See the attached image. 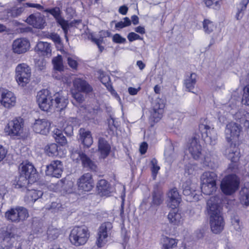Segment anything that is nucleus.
<instances>
[{
    "mask_svg": "<svg viewBox=\"0 0 249 249\" xmlns=\"http://www.w3.org/2000/svg\"><path fill=\"white\" fill-rule=\"evenodd\" d=\"M242 131L240 124L235 122H230L226 126L225 136L226 141L229 145L225 149V155L232 162L229 165V170L235 172L237 168L236 162L240 157V152L238 146L241 142L239 140V136Z\"/></svg>",
    "mask_w": 249,
    "mask_h": 249,
    "instance_id": "nucleus-1",
    "label": "nucleus"
},
{
    "mask_svg": "<svg viewBox=\"0 0 249 249\" xmlns=\"http://www.w3.org/2000/svg\"><path fill=\"white\" fill-rule=\"evenodd\" d=\"M221 197V195L212 196L207 203L211 229L215 234L220 233L225 226V221L220 206V204L222 202Z\"/></svg>",
    "mask_w": 249,
    "mask_h": 249,
    "instance_id": "nucleus-2",
    "label": "nucleus"
},
{
    "mask_svg": "<svg viewBox=\"0 0 249 249\" xmlns=\"http://www.w3.org/2000/svg\"><path fill=\"white\" fill-rule=\"evenodd\" d=\"M217 175L214 172H205L201 176V192L205 195H210L217 189L216 181Z\"/></svg>",
    "mask_w": 249,
    "mask_h": 249,
    "instance_id": "nucleus-3",
    "label": "nucleus"
},
{
    "mask_svg": "<svg viewBox=\"0 0 249 249\" xmlns=\"http://www.w3.org/2000/svg\"><path fill=\"white\" fill-rule=\"evenodd\" d=\"M89 235L90 232L86 226H75L71 230L69 238L72 244L78 247L85 245Z\"/></svg>",
    "mask_w": 249,
    "mask_h": 249,
    "instance_id": "nucleus-4",
    "label": "nucleus"
},
{
    "mask_svg": "<svg viewBox=\"0 0 249 249\" xmlns=\"http://www.w3.org/2000/svg\"><path fill=\"white\" fill-rule=\"evenodd\" d=\"M32 69L26 63L18 64L15 69V79L18 85L25 87L31 80Z\"/></svg>",
    "mask_w": 249,
    "mask_h": 249,
    "instance_id": "nucleus-5",
    "label": "nucleus"
},
{
    "mask_svg": "<svg viewBox=\"0 0 249 249\" xmlns=\"http://www.w3.org/2000/svg\"><path fill=\"white\" fill-rule=\"evenodd\" d=\"M29 216L27 209L21 206L11 208L5 213V217L8 221L17 223L24 221Z\"/></svg>",
    "mask_w": 249,
    "mask_h": 249,
    "instance_id": "nucleus-6",
    "label": "nucleus"
},
{
    "mask_svg": "<svg viewBox=\"0 0 249 249\" xmlns=\"http://www.w3.org/2000/svg\"><path fill=\"white\" fill-rule=\"evenodd\" d=\"M239 180L235 175H229L222 180L220 188L222 192L226 195H231L238 189Z\"/></svg>",
    "mask_w": 249,
    "mask_h": 249,
    "instance_id": "nucleus-7",
    "label": "nucleus"
},
{
    "mask_svg": "<svg viewBox=\"0 0 249 249\" xmlns=\"http://www.w3.org/2000/svg\"><path fill=\"white\" fill-rule=\"evenodd\" d=\"M24 120L20 117L10 121L4 128V132L11 137H19L23 132Z\"/></svg>",
    "mask_w": 249,
    "mask_h": 249,
    "instance_id": "nucleus-8",
    "label": "nucleus"
},
{
    "mask_svg": "<svg viewBox=\"0 0 249 249\" xmlns=\"http://www.w3.org/2000/svg\"><path fill=\"white\" fill-rule=\"evenodd\" d=\"M36 101L42 110L49 111L53 107V97L47 89H43L37 92Z\"/></svg>",
    "mask_w": 249,
    "mask_h": 249,
    "instance_id": "nucleus-9",
    "label": "nucleus"
},
{
    "mask_svg": "<svg viewBox=\"0 0 249 249\" xmlns=\"http://www.w3.org/2000/svg\"><path fill=\"white\" fill-rule=\"evenodd\" d=\"M199 130L201 134L202 138L206 144L214 145L216 144L217 137L216 130L213 127L200 124L199 125Z\"/></svg>",
    "mask_w": 249,
    "mask_h": 249,
    "instance_id": "nucleus-10",
    "label": "nucleus"
},
{
    "mask_svg": "<svg viewBox=\"0 0 249 249\" xmlns=\"http://www.w3.org/2000/svg\"><path fill=\"white\" fill-rule=\"evenodd\" d=\"M113 228L111 222H107L103 223L98 230V237L96 244L98 247H103L107 241L108 237L111 235Z\"/></svg>",
    "mask_w": 249,
    "mask_h": 249,
    "instance_id": "nucleus-11",
    "label": "nucleus"
},
{
    "mask_svg": "<svg viewBox=\"0 0 249 249\" xmlns=\"http://www.w3.org/2000/svg\"><path fill=\"white\" fill-rule=\"evenodd\" d=\"M16 235L11 230L2 229L0 231V246L2 249H9L13 246Z\"/></svg>",
    "mask_w": 249,
    "mask_h": 249,
    "instance_id": "nucleus-12",
    "label": "nucleus"
},
{
    "mask_svg": "<svg viewBox=\"0 0 249 249\" xmlns=\"http://www.w3.org/2000/svg\"><path fill=\"white\" fill-rule=\"evenodd\" d=\"M19 173L27 177L31 182L36 181L37 176L36 170L32 163L23 161L19 166Z\"/></svg>",
    "mask_w": 249,
    "mask_h": 249,
    "instance_id": "nucleus-13",
    "label": "nucleus"
},
{
    "mask_svg": "<svg viewBox=\"0 0 249 249\" xmlns=\"http://www.w3.org/2000/svg\"><path fill=\"white\" fill-rule=\"evenodd\" d=\"M0 103L5 108H10L16 104V97L11 91L0 89Z\"/></svg>",
    "mask_w": 249,
    "mask_h": 249,
    "instance_id": "nucleus-14",
    "label": "nucleus"
},
{
    "mask_svg": "<svg viewBox=\"0 0 249 249\" xmlns=\"http://www.w3.org/2000/svg\"><path fill=\"white\" fill-rule=\"evenodd\" d=\"M30 47V43L25 38H19L15 39L12 43V51L18 54L24 53L27 52Z\"/></svg>",
    "mask_w": 249,
    "mask_h": 249,
    "instance_id": "nucleus-15",
    "label": "nucleus"
},
{
    "mask_svg": "<svg viewBox=\"0 0 249 249\" xmlns=\"http://www.w3.org/2000/svg\"><path fill=\"white\" fill-rule=\"evenodd\" d=\"M71 159L76 162L81 161L84 167L93 169V163L89 157L85 154L81 152L78 150L73 149L71 151Z\"/></svg>",
    "mask_w": 249,
    "mask_h": 249,
    "instance_id": "nucleus-16",
    "label": "nucleus"
},
{
    "mask_svg": "<svg viewBox=\"0 0 249 249\" xmlns=\"http://www.w3.org/2000/svg\"><path fill=\"white\" fill-rule=\"evenodd\" d=\"M78 189L89 192L92 190L94 183L90 173H87L82 175L77 181Z\"/></svg>",
    "mask_w": 249,
    "mask_h": 249,
    "instance_id": "nucleus-17",
    "label": "nucleus"
},
{
    "mask_svg": "<svg viewBox=\"0 0 249 249\" xmlns=\"http://www.w3.org/2000/svg\"><path fill=\"white\" fill-rule=\"evenodd\" d=\"M50 126L51 123L47 119H38L35 121L32 128L36 133L46 135L49 132Z\"/></svg>",
    "mask_w": 249,
    "mask_h": 249,
    "instance_id": "nucleus-18",
    "label": "nucleus"
},
{
    "mask_svg": "<svg viewBox=\"0 0 249 249\" xmlns=\"http://www.w3.org/2000/svg\"><path fill=\"white\" fill-rule=\"evenodd\" d=\"M26 22L35 28L42 29L46 25L45 17L37 13L31 15L26 20Z\"/></svg>",
    "mask_w": 249,
    "mask_h": 249,
    "instance_id": "nucleus-19",
    "label": "nucleus"
},
{
    "mask_svg": "<svg viewBox=\"0 0 249 249\" xmlns=\"http://www.w3.org/2000/svg\"><path fill=\"white\" fill-rule=\"evenodd\" d=\"M47 11L52 15L55 18L57 22L61 26L65 34V38L68 40L67 34L69 28L68 22L60 16V10L59 8L55 7L52 9H48Z\"/></svg>",
    "mask_w": 249,
    "mask_h": 249,
    "instance_id": "nucleus-20",
    "label": "nucleus"
},
{
    "mask_svg": "<svg viewBox=\"0 0 249 249\" xmlns=\"http://www.w3.org/2000/svg\"><path fill=\"white\" fill-rule=\"evenodd\" d=\"M63 166L60 160H53L47 166L46 174L57 178L61 177L63 172Z\"/></svg>",
    "mask_w": 249,
    "mask_h": 249,
    "instance_id": "nucleus-21",
    "label": "nucleus"
},
{
    "mask_svg": "<svg viewBox=\"0 0 249 249\" xmlns=\"http://www.w3.org/2000/svg\"><path fill=\"white\" fill-rule=\"evenodd\" d=\"M73 88L72 90L86 93L91 92L93 90L89 84L85 80L81 78H75L73 80Z\"/></svg>",
    "mask_w": 249,
    "mask_h": 249,
    "instance_id": "nucleus-22",
    "label": "nucleus"
},
{
    "mask_svg": "<svg viewBox=\"0 0 249 249\" xmlns=\"http://www.w3.org/2000/svg\"><path fill=\"white\" fill-rule=\"evenodd\" d=\"M182 188L184 195L193 197L195 201L200 199L199 196L195 193V184L192 183L190 178L183 183Z\"/></svg>",
    "mask_w": 249,
    "mask_h": 249,
    "instance_id": "nucleus-23",
    "label": "nucleus"
},
{
    "mask_svg": "<svg viewBox=\"0 0 249 249\" xmlns=\"http://www.w3.org/2000/svg\"><path fill=\"white\" fill-rule=\"evenodd\" d=\"M188 151L195 160L200 159L202 156V146L196 138H193L188 146Z\"/></svg>",
    "mask_w": 249,
    "mask_h": 249,
    "instance_id": "nucleus-24",
    "label": "nucleus"
},
{
    "mask_svg": "<svg viewBox=\"0 0 249 249\" xmlns=\"http://www.w3.org/2000/svg\"><path fill=\"white\" fill-rule=\"evenodd\" d=\"M53 99V108H57L59 111H61L65 108L68 104L67 98L60 92H57L54 94Z\"/></svg>",
    "mask_w": 249,
    "mask_h": 249,
    "instance_id": "nucleus-25",
    "label": "nucleus"
},
{
    "mask_svg": "<svg viewBox=\"0 0 249 249\" xmlns=\"http://www.w3.org/2000/svg\"><path fill=\"white\" fill-rule=\"evenodd\" d=\"M110 150L111 146L107 141L104 138H100L98 142V151L100 157L106 158L109 155Z\"/></svg>",
    "mask_w": 249,
    "mask_h": 249,
    "instance_id": "nucleus-26",
    "label": "nucleus"
},
{
    "mask_svg": "<svg viewBox=\"0 0 249 249\" xmlns=\"http://www.w3.org/2000/svg\"><path fill=\"white\" fill-rule=\"evenodd\" d=\"M164 107V104L159 102L155 103L151 112V119L154 122H159L162 117Z\"/></svg>",
    "mask_w": 249,
    "mask_h": 249,
    "instance_id": "nucleus-27",
    "label": "nucleus"
},
{
    "mask_svg": "<svg viewBox=\"0 0 249 249\" xmlns=\"http://www.w3.org/2000/svg\"><path fill=\"white\" fill-rule=\"evenodd\" d=\"M79 140L86 147H89L93 143V139L91 132L85 128H81L79 130Z\"/></svg>",
    "mask_w": 249,
    "mask_h": 249,
    "instance_id": "nucleus-28",
    "label": "nucleus"
},
{
    "mask_svg": "<svg viewBox=\"0 0 249 249\" xmlns=\"http://www.w3.org/2000/svg\"><path fill=\"white\" fill-rule=\"evenodd\" d=\"M35 51L40 55L50 56L52 53L51 45L47 42L39 41L35 47Z\"/></svg>",
    "mask_w": 249,
    "mask_h": 249,
    "instance_id": "nucleus-29",
    "label": "nucleus"
},
{
    "mask_svg": "<svg viewBox=\"0 0 249 249\" xmlns=\"http://www.w3.org/2000/svg\"><path fill=\"white\" fill-rule=\"evenodd\" d=\"M234 119L246 128L249 127V113L245 110H239L234 115Z\"/></svg>",
    "mask_w": 249,
    "mask_h": 249,
    "instance_id": "nucleus-30",
    "label": "nucleus"
},
{
    "mask_svg": "<svg viewBox=\"0 0 249 249\" xmlns=\"http://www.w3.org/2000/svg\"><path fill=\"white\" fill-rule=\"evenodd\" d=\"M32 182L27 177L19 174V175L13 181L12 184L17 189H24L26 188L30 183Z\"/></svg>",
    "mask_w": 249,
    "mask_h": 249,
    "instance_id": "nucleus-31",
    "label": "nucleus"
},
{
    "mask_svg": "<svg viewBox=\"0 0 249 249\" xmlns=\"http://www.w3.org/2000/svg\"><path fill=\"white\" fill-rule=\"evenodd\" d=\"M172 210L168 214V219L171 224L175 225H179L182 224L183 218L180 213L172 207Z\"/></svg>",
    "mask_w": 249,
    "mask_h": 249,
    "instance_id": "nucleus-32",
    "label": "nucleus"
},
{
    "mask_svg": "<svg viewBox=\"0 0 249 249\" xmlns=\"http://www.w3.org/2000/svg\"><path fill=\"white\" fill-rule=\"evenodd\" d=\"M98 193L101 196H108L111 193V188L109 184L105 179H101L97 184Z\"/></svg>",
    "mask_w": 249,
    "mask_h": 249,
    "instance_id": "nucleus-33",
    "label": "nucleus"
},
{
    "mask_svg": "<svg viewBox=\"0 0 249 249\" xmlns=\"http://www.w3.org/2000/svg\"><path fill=\"white\" fill-rule=\"evenodd\" d=\"M168 196L173 207L176 208L178 206L181 198L177 188H174L171 189L168 193Z\"/></svg>",
    "mask_w": 249,
    "mask_h": 249,
    "instance_id": "nucleus-34",
    "label": "nucleus"
},
{
    "mask_svg": "<svg viewBox=\"0 0 249 249\" xmlns=\"http://www.w3.org/2000/svg\"><path fill=\"white\" fill-rule=\"evenodd\" d=\"M239 199L243 205H249V183H246L240 190Z\"/></svg>",
    "mask_w": 249,
    "mask_h": 249,
    "instance_id": "nucleus-35",
    "label": "nucleus"
},
{
    "mask_svg": "<svg viewBox=\"0 0 249 249\" xmlns=\"http://www.w3.org/2000/svg\"><path fill=\"white\" fill-rule=\"evenodd\" d=\"M196 78L197 75L195 73H192L186 77L184 85L188 91L193 92L192 89H194L196 83Z\"/></svg>",
    "mask_w": 249,
    "mask_h": 249,
    "instance_id": "nucleus-36",
    "label": "nucleus"
},
{
    "mask_svg": "<svg viewBox=\"0 0 249 249\" xmlns=\"http://www.w3.org/2000/svg\"><path fill=\"white\" fill-rule=\"evenodd\" d=\"M163 201V193L157 187H154L152 193V206H159L160 205Z\"/></svg>",
    "mask_w": 249,
    "mask_h": 249,
    "instance_id": "nucleus-37",
    "label": "nucleus"
},
{
    "mask_svg": "<svg viewBox=\"0 0 249 249\" xmlns=\"http://www.w3.org/2000/svg\"><path fill=\"white\" fill-rule=\"evenodd\" d=\"M43 195L41 191L36 190H28L26 193L25 199L29 202H35Z\"/></svg>",
    "mask_w": 249,
    "mask_h": 249,
    "instance_id": "nucleus-38",
    "label": "nucleus"
},
{
    "mask_svg": "<svg viewBox=\"0 0 249 249\" xmlns=\"http://www.w3.org/2000/svg\"><path fill=\"white\" fill-rule=\"evenodd\" d=\"M178 240L169 238L164 237L162 241V249H173L177 246Z\"/></svg>",
    "mask_w": 249,
    "mask_h": 249,
    "instance_id": "nucleus-39",
    "label": "nucleus"
},
{
    "mask_svg": "<svg viewBox=\"0 0 249 249\" xmlns=\"http://www.w3.org/2000/svg\"><path fill=\"white\" fill-rule=\"evenodd\" d=\"M77 124V119L70 118L66 125H64V131L68 136H71L73 134V126Z\"/></svg>",
    "mask_w": 249,
    "mask_h": 249,
    "instance_id": "nucleus-40",
    "label": "nucleus"
},
{
    "mask_svg": "<svg viewBox=\"0 0 249 249\" xmlns=\"http://www.w3.org/2000/svg\"><path fill=\"white\" fill-rule=\"evenodd\" d=\"M53 137L57 142L60 143L61 145L67 143V139L63 135L61 130L55 128L53 130Z\"/></svg>",
    "mask_w": 249,
    "mask_h": 249,
    "instance_id": "nucleus-41",
    "label": "nucleus"
},
{
    "mask_svg": "<svg viewBox=\"0 0 249 249\" xmlns=\"http://www.w3.org/2000/svg\"><path fill=\"white\" fill-rule=\"evenodd\" d=\"M164 155L166 161L168 162H172L175 159L176 156L172 144H169L166 147Z\"/></svg>",
    "mask_w": 249,
    "mask_h": 249,
    "instance_id": "nucleus-42",
    "label": "nucleus"
},
{
    "mask_svg": "<svg viewBox=\"0 0 249 249\" xmlns=\"http://www.w3.org/2000/svg\"><path fill=\"white\" fill-rule=\"evenodd\" d=\"M231 224L233 229L237 232H241L242 229V224L237 215H234L231 218Z\"/></svg>",
    "mask_w": 249,
    "mask_h": 249,
    "instance_id": "nucleus-43",
    "label": "nucleus"
},
{
    "mask_svg": "<svg viewBox=\"0 0 249 249\" xmlns=\"http://www.w3.org/2000/svg\"><path fill=\"white\" fill-rule=\"evenodd\" d=\"M44 150L47 155L52 157L57 155L58 146L56 144L52 143L46 145Z\"/></svg>",
    "mask_w": 249,
    "mask_h": 249,
    "instance_id": "nucleus-44",
    "label": "nucleus"
},
{
    "mask_svg": "<svg viewBox=\"0 0 249 249\" xmlns=\"http://www.w3.org/2000/svg\"><path fill=\"white\" fill-rule=\"evenodd\" d=\"M54 69L58 71H61L63 70L62 56L60 55L54 57L52 60Z\"/></svg>",
    "mask_w": 249,
    "mask_h": 249,
    "instance_id": "nucleus-45",
    "label": "nucleus"
},
{
    "mask_svg": "<svg viewBox=\"0 0 249 249\" xmlns=\"http://www.w3.org/2000/svg\"><path fill=\"white\" fill-rule=\"evenodd\" d=\"M203 27L206 33L210 34L213 32L215 26L211 21L209 19H205L203 22Z\"/></svg>",
    "mask_w": 249,
    "mask_h": 249,
    "instance_id": "nucleus-46",
    "label": "nucleus"
},
{
    "mask_svg": "<svg viewBox=\"0 0 249 249\" xmlns=\"http://www.w3.org/2000/svg\"><path fill=\"white\" fill-rule=\"evenodd\" d=\"M47 234L49 239L54 240L58 237L59 234V230L57 229L50 227L48 229Z\"/></svg>",
    "mask_w": 249,
    "mask_h": 249,
    "instance_id": "nucleus-47",
    "label": "nucleus"
},
{
    "mask_svg": "<svg viewBox=\"0 0 249 249\" xmlns=\"http://www.w3.org/2000/svg\"><path fill=\"white\" fill-rule=\"evenodd\" d=\"M242 103L246 106H249V85L245 86L243 89Z\"/></svg>",
    "mask_w": 249,
    "mask_h": 249,
    "instance_id": "nucleus-48",
    "label": "nucleus"
},
{
    "mask_svg": "<svg viewBox=\"0 0 249 249\" xmlns=\"http://www.w3.org/2000/svg\"><path fill=\"white\" fill-rule=\"evenodd\" d=\"M151 172L154 179L157 177V175L160 169V167L158 165V161L156 159H153L151 161Z\"/></svg>",
    "mask_w": 249,
    "mask_h": 249,
    "instance_id": "nucleus-49",
    "label": "nucleus"
},
{
    "mask_svg": "<svg viewBox=\"0 0 249 249\" xmlns=\"http://www.w3.org/2000/svg\"><path fill=\"white\" fill-rule=\"evenodd\" d=\"M22 12V8L19 9H13L10 10V11H7V16L4 17L0 18V19H7L9 17H16L20 15Z\"/></svg>",
    "mask_w": 249,
    "mask_h": 249,
    "instance_id": "nucleus-50",
    "label": "nucleus"
},
{
    "mask_svg": "<svg viewBox=\"0 0 249 249\" xmlns=\"http://www.w3.org/2000/svg\"><path fill=\"white\" fill-rule=\"evenodd\" d=\"M131 21L130 19L127 17H125L124 18V21H121L117 22L115 24V28L117 30H120L124 27L129 26L131 25Z\"/></svg>",
    "mask_w": 249,
    "mask_h": 249,
    "instance_id": "nucleus-51",
    "label": "nucleus"
},
{
    "mask_svg": "<svg viewBox=\"0 0 249 249\" xmlns=\"http://www.w3.org/2000/svg\"><path fill=\"white\" fill-rule=\"evenodd\" d=\"M221 0H204L207 7H212L214 9H218L220 7Z\"/></svg>",
    "mask_w": 249,
    "mask_h": 249,
    "instance_id": "nucleus-52",
    "label": "nucleus"
},
{
    "mask_svg": "<svg viewBox=\"0 0 249 249\" xmlns=\"http://www.w3.org/2000/svg\"><path fill=\"white\" fill-rule=\"evenodd\" d=\"M45 36L47 38L52 39L55 43L60 42V38L59 36L55 33H47L45 35Z\"/></svg>",
    "mask_w": 249,
    "mask_h": 249,
    "instance_id": "nucleus-53",
    "label": "nucleus"
},
{
    "mask_svg": "<svg viewBox=\"0 0 249 249\" xmlns=\"http://www.w3.org/2000/svg\"><path fill=\"white\" fill-rule=\"evenodd\" d=\"M81 92H82L71 90L72 97L79 103H82L84 100V97Z\"/></svg>",
    "mask_w": 249,
    "mask_h": 249,
    "instance_id": "nucleus-54",
    "label": "nucleus"
},
{
    "mask_svg": "<svg viewBox=\"0 0 249 249\" xmlns=\"http://www.w3.org/2000/svg\"><path fill=\"white\" fill-rule=\"evenodd\" d=\"M112 40L114 42L118 44H124L126 40L125 38L122 37L120 34H116L112 37Z\"/></svg>",
    "mask_w": 249,
    "mask_h": 249,
    "instance_id": "nucleus-55",
    "label": "nucleus"
},
{
    "mask_svg": "<svg viewBox=\"0 0 249 249\" xmlns=\"http://www.w3.org/2000/svg\"><path fill=\"white\" fill-rule=\"evenodd\" d=\"M127 38L130 42H132L136 40H141L142 39L139 35L134 32L129 33L127 35Z\"/></svg>",
    "mask_w": 249,
    "mask_h": 249,
    "instance_id": "nucleus-56",
    "label": "nucleus"
},
{
    "mask_svg": "<svg viewBox=\"0 0 249 249\" xmlns=\"http://www.w3.org/2000/svg\"><path fill=\"white\" fill-rule=\"evenodd\" d=\"M249 2V0H242L240 4L237 6V10L239 11H241V12H243L245 11L246 9L247 5Z\"/></svg>",
    "mask_w": 249,
    "mask_h": 249,
    "instance_id": "nucleus-57",
    "label": "nucleus"
},
{
    "mask_svg": "<svg viewBox=\"0 0 249 249\" xmlns=\"http://www.w3.org/2000/svg\"><path fill=\"white\" fill-rule=\"evenodd\" d=\"M69 65L72 69H76L77 66V62L75 59L71 57H68L67 59Z\"/></svg>",
    "mask_w": 249,
    "mask_h": 249,
    "instance_id": "nucleus-58",
    "label": "nucleus"
},
{
    "mask_svg": "<svg viewBox=\"0 0 249 249\" xmlns=\"http://www.w3.org/2000/svg\"><path fill=\"white\" fill-rule=\"evenodd\" d=\"M7 152L6 149L0 144V162L5 158Z\"/></svg>",
    "mask_w": 249,
    "mask_h": 249,
    "instance_id": "nucleus-59",
    "label": "nucleus"
},
{
    "mask_svg": "<svg viewBox=\"0 0 249 249\" xmlns=\"http://www.w3.org/2000/svg\"><path fill=\"white\" fill-rule=\"evenodd\" d=\"M106 86L112 95H113L116 98L120 99L118 94L116 92V91L113 89L111 85H110L109 83H107V86L106 85Z\"/></svg>",
    "mask_w": 249,
    "mask_h": 249,
    "instance_id": "nucleus-60",
    "label": "nucleus"
},
{
    "mask_svg": "<svg viewBox=\"0 0 249 249\" xmlns=\"http://www.w3.org/2000/svg\"><path fill=\"white\" fill-rule=\"evenodd\" d=\"M108 124L110 129L113 130V127L116 128L117 127V125L115 122V120L112 117H110L109 119H108Z\"/></svg>",
    "mask_w": 249,
    "mask_h": 249,
    "instance_id": "nucleus-61",
    "label": "nucleus"
},
{
    "mask_svg": "<svg viewBox=\"0 0 249 249\" xmlns=\"http://www.w3.org/2000/svg\"><path fill=\"white\" fill-rule=\"evenodd\" d=\"M147 144L145 142H143L142 143V144L140 145V152L142 154H144L146 153L147 149Z\"/></svg>",
    "mask_w": 249,
    "mask_h": 249,
    "instance_id": "nucleus-62",
    "label": "nucleus"
},
{
    "mask_svg": "<svg viewBox=\"0 0 249 249\" xmlns=\"http://www.w3.org/2000/svg\"><path fill=\"white\" fill-rule=\"evenodd\" d=\"M61 208V205L60 204L57 202H53L50 209L53 210L54 212H55L56 211H59Z\"/></svg>",
    "mask_w": 249,
    "mask_h": 249,
    "instance_id": "nucleus-63",
    "label": "nucleus"
},
{
    "mask_svg": "<svg viewBox=\"0 0 249 249\" xmlns=\"http://www.w3.org/2000/svg\"><path fill=\"white\" fill-rule=\"evenodd\" d=\"M140 90V88L136 89L133 87H129L128 89V91L129 93L131 95H136Z\"/></svg>",
    "mask_w": 249,
    "mask_h": 249,
    "instance_id": "nucleus-64",
    "label": "nucleus"
}]
</instances>
